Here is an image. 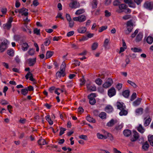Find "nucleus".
Here are the masks:
<instances>
[{"label":"nucleus","instance_id":"nucleus-45","mask_svg":"<svg viewBox=\"0 0 153 153\" xmlns=\"http://www.w3.org/2000/svg\"><path fill=\"white\" fill-rule=\"evenodd\" d=\"M121 111L119 113V114L120 116L126 115L127 113V111L125 109L120 110Z\"/></svg>","mask_w":153,"mask_h":153},{"label":"nucleus","instance_id":"nucleus-60","mask_svg":"<svg viewBox=\"0 0 153 153\" xmlns=\"http://www.w3.org/2000/svg\"><path fill=\"white\" fill-rule=\"evenodd\" d=\"M68 22L69 27L71 28L72 27H73L74 24V23L73 21L72 20H71L68 21Z\"/></svg>","mask_w":153,"mask_h":153},{"label":"nucleus","instance_id":"nucleus-26","mask_svg":"<svg viewBox=\"0 0 153 153\" xmlns=\"http://www.w3.org/2000/svg\"><path fill=\"white\" fill-rule=\"evenodd\" d=\"M38 143L40 145H43L47 144L45 140L42 138L39 139L38 141Z\"/></svg>","mask_w":153,"mask_h":153},{"label":"nucleus","instance_id":"nucleus-31","mask_svg":"<svg viewBox=\"0 0 153 153\" xmlns=\"http://www.w3.org/2000/svg\"><path fill=\"white\" fill-rule=\"evenodd\" d=\"M22 50L25 51L27 50L29 48V46L27 43H23L22 45Z\"/></svg>","mask_w":153,"mask_h":153},{"label":"nucleus","instance_id":"nucleus-35","mask_svg":"<svg viewBox=\"0 0 153 153\" xmlns=\"http://www.w3.org/2000/svg\"><path fill=\"white\" fill-rule=\"evenodd\" d=\"M11 27V24H10L7 22L3 25V27L4 29L8 30Z\"/></svg>","mask_w":153,"mask_h":153},{"label":"nucleus","instance_id":"nucleus-57","mask_svg":"<svg viewBox=\"0 0 153 153\" xmlns=\"http://www.w3.org/2000/svg\"><path fill=\"white\" fill-rule=\"evenodd\" d=\"M123 86V84L121 83H118L116 86V87L117 89L119 91L122 88Z\"/></svg>","mask_w":153,"mask_h":153},{"label":"nucleus","instance_id":"nucleus-13","mask_svg":"<svg viewBox=\"0 0 153 153\" xmlns=\"http://www.w3.org/2000/svg\"><path fill=\"white\" fill-rule=\"evenodd\" d=\"M25 79H28L29 78V79L32 81H33L35 79L33 78V74L30 72L29 71L25 76Z\"/></svg>","mask_w":153,"mask_h":153},{"label":"nucleus","instance_id":"nucleus-25","mask_svg":"<svg viewBox=\"0 0 153 153\" xmlns=\"http://www.w3.org/2000/svg\"><path fill=\"white\" fill-rule=\"evenodd\" d=\"M151 120V119L150 118V116H149L148 118L146 119L144 122V126L146 127L148 126L149 125Z\"/></svg>","mask_w":153,"mask_h":153},{"label":"nucleus","instance_id":"nucleus-39","mask_svg":"<svg viewBox=\"0 0 153 153\" xmlns=\"http://www.w3.org/2000/svg\"><path fill=\"white\" fill-rule=\"evenodd\" d=\"M85 12V10L84 9H80L76 11L75 13V14L76 15H79L82 14Z\"/></svg>","mask_w":153,"mask_h":153},{"label":"nucleus","instance_id":"nucleus-41","mask_svg":"<svg viewBox=\"0 0 153 153\" xmlns=\"http://www.w3.org/2000/svg\"><path fill=\"white\" fill-rule=\"evenodd\" d=\"M97 1L96 0H93L92 2V7L93 8H95L97 7Z\"/></svg>","mask_w":153,"mask_h":153},{"label":"nucleus","instance_id":"nucleus-46","mask_svg":"<svg viewBox=\"0 0 153 153\" xmlns=\"http://www.w3.org/2000/svg\"><path fill=\"white\" fill-rule=\"evenodd\" d=\"M98 46V43L97 42H94L92 45L91 49L93 50H96Z\"/></svg>","mask_w":153,"mask_h":153},{"label":"nucleus","instance_id":"nucleus-23","mask_svg":"<svg viewBox=\"0 0 153 153\" xmlns=\"http://www.w3.org/2000/svg\"><path fill=\"white\" fill-rule=\"evenodd\" d=\"M87 30V28L84 27H80L78 29V31L79 33H85Z\"/></svg>","mask_w":153,"mask_h":153},{"label":"nucleus","instance_id":"nucleus-34","mask_svg":"<svg viewBox=\"0 0 153 153\" xmlns=\"http://www.w3.org/2000/svg\"><path fill=\"white\" fill-rule=\"evenodd\" d=\"M46 120L48 122L49 124L51 125H52L53 122L51 120V118L50 117V115H48L45 117Z\"/></svg>","mask_w":153,"mask_h":153},{"label":"nucleus","instance_id":"nucleus-6","mask_svg":"<svg viewBox=\"0 0 153 153\" xmlns=\"http://www.w3.org/2000/svg\"><path fill=\"white\" fill-rule=\"evenodd\" d=\"M113 82V81L111 78H108L107 81L103 84L102 86L105 88H107L111 86Z\"/></svg>","mask_w":153,"mask_h":153},{"label":"nucleus","instance_id":"nucleus-42","mask_svg":"<svg viewBox=\"0 0 153 153\" xmlns=\"http://www.w3.org/2000/svg\"><path fill=\"white\" fill-rule=\"evenodd\" d=\"M65 67H66V64L65 62L64 61L63 62L61 65V67L60 68V70H61L62 71H65Z\"/></svg>","mask_w":153,"mask_h":153},{"label":"nucleus","instance_id":"nucleus-40","mask_svg":"<svg viewBox=\"0 0 153 153\" xmlns=\"http://www.w3.org/2000/svg\"><path fill=\"white\" fill-rule=\"evenodd\" d=\"M131 50L134 52H141L142 51L141 49L137 48H132Z\"/></svg>","mask_w":153,"mask_h":153},{"label":"nucleus","instance_id":"nucleus-62","mask_svg":"<svg viewBox=\"0 0 153 153\" xmlns=\"http://www.w3.org/2000/svg\"><path fill=\"white\" fill-rule=\"evenodd\" d=\"M79 137L81 139L86 140L87 139V137L86 135H81L79 136Z\"/></svg>","mask_w":153,"mask_h":153},{"label":"nucleus","instance_id":"nucleus-16","mask_svg":"<svg viewBox=\"0 0 153 153\" xmlns=\"http://www.w3.org/2000/svg\"><path fill=\"white\" fill-rule=\"evenodd\" d=\"M143 35L142 32H139L136 36L135 41L136 42H138L141 41L143 38Z\"/></svg>","mask_w":153,"mask_h":153},{"label":"nucleus","instance_id":"nucleus-22","mask_svg":"<svg viewBox=\"0 0 153 153\" xmlns=\"http://www.w3.org/2000/svg\"><path fill=\"white\" fill-rule=\"evenodd\" d=\"M123 133L125 136L128 137L131 134V131L129 129H126L123 131Z\"/></svg>","mask_w":153,"mask_h":153},{"label":"nucleus","instance_id":"nucleus-20","mask_svg":"<svg viewBox=\"0 0 153 153\" xmlns=\"http://www.w3.org/2000/svg\"><path fill=\"white\" fill-rule=\"evenodd\" d=\"M143 109L142 108H139L137 109L135 111L136 114L137 115H140L142 114L143 112Z\"/></svg>","mask_w":153,"mask_h":153},{"label":"nucleus","instance_id":"nucleus-17","mask_svg":"<svg viewBox=\"0 0 153 153\" xmlns=\"http://www.w3.org/2000/svg\"><path fill=\"white\" fill-rule=\"evenodd\" d=\"M105 111L108 113H110L113 111L112 107L109 105H107L105 108Z\"/></svg>","mask_w":153,"mask_h":153},{"label":"nucleus","instance_id":"nucleus-3","mask_svg":"<svg viewBox=\"0 0 153 153\" xmlns=\"http://www.w3.org/2000/svg\"><path fill=\"white\" fill-rule=\"evenodd\" d=\"M96 97L95 93H91L88 96V98L89 99V103L91 105H94L96 102L95 98Z\"/></svg>","mask_w":153,"mask_h":153},{"label":"nucleus","instance_id":"nucleus-5","mask_svg":"<svg viewBox=\"0 0 153 153\" xmlns=\"http://www.w3.org/2000/svg\"><path fill=\"white\" fill-rule=\"evenodd\" d=\"M69 7L72 9H76L80 7L79 2L76 1H72L69 4Z\"/></svg>","mask_w":153,"mask_h":153},{"label":"nucleus","instance_id":"nucleus-38","mask_svg":"<svg viewBox=\"0 0 153 153\" xmlns=\"http://www.w3.org/2000/svg\"><path fill=\"white\" fill-rule=\"evenodd\" d=\"M148 140L150 144L153 146V135H149L148 136Z\"/></svg>","mask_w":153,"mask_h":153},{"label":"nucleus","instance_id":"nucleus-1","mask_svg":"<svg viewBox=\"0 0 153 153\" xmlns=\"http://www.w3.org/2000/svg\"><path fill=\"white\" fill-rule=\"evenodd\" d=\"M9 42L6 39L4 40L0 44V52H3L8 48Z\"/></svg>","mask_w":153,"mask_h":153},{"label":"nucleus","instance_id":"nucleus-10","mask_svg":"<svg viewBox=\"0 0 153 153\" xmlns=\"http://www.w3.org/2000/svg\"><path fill=\"white\" fill-rule=\"evenodd\" d=\"M86 87L88 90L90 91H95L97 90L96 86L91 83L87 84Z\"/></svg>","mask_w":153,"mask_h":153},{"label":"nucleus","instance_id":"nucleus-54","mask_svg":"<svg viewBox=\"0 0 153 153\" xmlns=\"http://www.w3.org/2000/svg\"><path fill=\"white\" fill-rule=\"evenodd\" d=\"M131 17V16L130 15H126L124 16H123L122 18L124 20H128Z\"/></svg>","mask_w":153,"mask_h":153},{"label":"nucleus","instance_id":"nucleus-30","mask_svg":"<svg viewBox=\"0 0 153 153\" xmlns=\"http://www.w3.org/2000/svg\"><path fill=\"white\" fill-rule=\"evenodd\" d=\"M99 116L102 119H105L106 117V114L104 112H102L99 114Z\"/></svg>","mask_w":153,"mask_h":153},{"label":"nucleus","instance_id":"nucleus-43","mask_svg":"<svg viewBox=\"0 0 153 153\" xmlns=\"http://www.w3.org/2000/svg\"><path fill=\"white\" fill-rule=\"evenodd\" d=\"M86 119L88 121L90 122L95 123L96 122V120L94 119L89 116H87V117Z\"/></svg>","mask_w":153,"mask_h":153},{"label":"nucleus","instance_id":"nucleus-49","mask_svg":"<svg viewBox=\"0 0 153 153\" xmlns=\"http://www.w3.org/2000/svg\"><path fill=\"white\" fill-rule=\"evenodd\" d=\"M22 94L24 95H26L28 92V90L27 88L22 89L21 91Z\"/></svg>","mask_w":153,"mask_h":153},{"label":"nucleus","instance_id":"nucleus-4","mask_svg":"<svg viewBox=\"0 0 153 153\" xmlns=\"http://www.w3.org/2000/svg\"><path fill=\"white\" fill-rule=\"evenodd\" d=\"M86 16L84 15H82L77 17L73 18V20L74 21H78L82 22L85 21L86 20Z\"/></svg>","mask_w":153,"mask_h":153},{"label":"nucleus","instance_id":"nucleus-24","mask_svg":"<svg viewBox=\"0 0 153 153\" xmlns=\"http://www.w3.org/2000/svg\"><path fill=\"white\" fill-rule=\"evenodd\" d=\"M54 54V52L53 51H47L45 56L46 59H48L51 57Z\"/></svg>","mask_w":153,"mask_h":153},{"label":"nucleus","instance_id":"nucleus-7","mask_svg":"<svg viewBox=\"0 0 153 153\" xmlns=\"http://www.w3.org/2000/svg\"><path fill=\"white\" fill-rule=\"evenodd\" d=\"M139 137V136L138 133L136 131H134L133 136L131 137L130 140L132 142H135L138 139Z\"/></svg>","mask_w":153,"mask_h":153},{"label":"nucleus","instance_id":"nucleus-61","mask_svg":"<svg viewBox=\"0 0 153 153\" xmlns=\"http://www.w3.org/2000/svg\"><path fill=\"white\" fill-rule=\"evenodd\" d=\"M128 5V6L132 8H135V4L133 2V1H132Z\"/></svg>","mask_w":153,"mask_h":153},{"label":"nucleus","instance_id":"nucleus-29","mask_svg":"<svg viewBox=\"0 0 153 153\" xmlns=\"http://www.w3.org/2000/svg\"><path fill=\"white\" fill-rule=\"evenodd\" d=\"M130 94V91L129 90H126L122 92L123 95L125 98H128Z\"/></svg>","mask_w":153,"mask_h":153},{"label":"nucleus","instance_id":"nucleus-59","mask_svg":"<svg viewBox=\"0 0 153 153\" xmlns=\"http://www.w3.org/2000/svg\"><path fill=\"white\" fill-rule=\"evenodd\" d=\"M7 9L5 7H3L1 9V11L3 14H5L7 12Z\"/></svg>","mask_w":153,"mask_h":153},{"label":"nucleus","instance_id":"nucleus-63","mask_svg":"<svg viewBox=\"0 0 153 153\" xmlns=\"http://www.w3.org/2000/svg\"><path fill=\"white\" fill-rule=\"evenodd\" d=\"M105 16L106 17H108L111 16V13L109 12V11L107 10H105Z\"/></svg>","mask_w":153,"mask_h":153},{"label":"nucleus","instance_id":"nucleus-64","mask_svg":"<svg viewBox=\"0 0 153 153\" xmlns=\"http://www.w3.org/2000/svg\"><path fill=\"white\" fill-rule=\"evenodd\" d=\"M39 4L38 0H34L33 2V4L35 7L37 6Z\"/></svg>","mask_w":153,"mask_h":153},{"label":"nucleus","instance_id":"nucleus-58","mask_svg":"<svg viewBox=\"0 0 153 153\" xmlns=\"http://www.w3.org/2000/svg\"><path fill=\"white\" fill-rule=\"evenodd\" d=\"M120 2L118 0H115L113 2V5L114 6H119L120 4Z\"/></svg>","mask_w":153,"mask_h":153},{"label":"nucleus","instance_id":"nucleus-32","mask_svg":"<svg viewBox=\"0 0 153 153\" xmlns=\"http://www.w3.org/2000/svg\"><path fill=\"white\" fill-rule=\"evenodd\" d=\"M146 41L148 43L151 45L153 42V38L151 36H148L146 39Z\"/></svg>","mask_w":153,"mask_h":153},{"label":"nucleus","instance_id":"nucleus-52","mask_svg":"<svg viewBox=\"0 0 153 153\" xmlns=\"http://www.w3.org/2000/svg\"><path fill=\"white\" fill-rule=\"evenodd\" d=\"M66 129L63 127H61L60 128V132L59 135L61 136L64 133V131L66 130Z\"/></svg>","mask_w":153,"mask_h":153},{"label":"nucleus","instance_id":"nucleus-47","mask_svg":"<svg viewBox=\"0 0 153 153\" xmlns=\"http://www.w3.org/2000/svg\"><path fill=\"white\" fill-rule=\"evenodd\" d=\"M102 80L99 78H97L95 80V82L98 85H101L102 83Z\"/></svg>","mask_w":153,"mask_h":153},{"label":"nucleus","instance_id":"nucleus-48","mask_svg":"<svg viewBox=\"0 0 153 153\" xmlns=\"http://www.w3.org/2000/svg\"><path fill=\"white\" fill-rule=\"evenodd\" d=\"M110 39H105L104 43L103 46L104 47L106 48L108 45Z\"/></svg>","mask_w":153,"mask_h":153},{"label":"nucleus","instance_id":"nucleus-51","mask_svg":"<svg viewBox=\"0 0 153 153\" xmlns=\"http://www.w3.org/2000/svg\"><path fill=\"white\" fill-rule=\"evenodd\" d=\"M35 52V50L31 48L29 49L28 52V53L30 55L32 56L34 54Z\"/></svg>","mask_w":153,"mask_h":153},{"label":"nucleus","instance_id":"nucleus-33","mask_svg":"<svg viewBox=\"0 0 153 153\" xmlns=\"http://www.w3.org/2000/svg\"><path fill=\"white\" fill-rule=\"evenodd\" d=\"M123 125L122 124L116 125L115 126L114 130L117 131H119L122 129L123 128Z\"/></svg>","mask_w":153,"mask_h":153},{"label":"nucleus","instance_id":"nucleus-19","mask_svg":"<svg viewBox=\"0 0 153 153\" xmlns=\"http://www.w3.org/2000/svg\"><path fill=\"white\" fill-rule=\"evenodd\" d=\"M106 134L103 135L100 134L99 133H97V136L98 138L100 139H107V137L106 136Z\"/></svg>","mask_w":153,"mask_h":153},{"label":"nucleus","instance_id":"nucleus-50","mask_svg":"<svg viewBox=\"0 0 153 153\" xmlns=\"http://www.w3.org/2000/svg\"><path fill=\"white\" fill-rule=\"evenodd\" d=\"M7 54L11 56H14V51L13 50H8L7 51Z\"/></svg>","mask_w":153,"mask_h":153},{"label":"nucleus","instance_id":"nucleus-2","mask_svg":"<svg viewBox=\"0 0 153 153\" xmlns=\"http://www.w3.org/2000/svg\"><path fill=\"white\" fill-rule=\"evenodd\" d=\"M143 7L149 10H152L153 9V1H146L143 5Z\"/></svg>","mask_w":153,"mask_h":153},{"label":"nucleus","instance_id":"nucleus-27","mask_svg":"<svg viewBox=\"0 0 153 153\" xmlns=\"http://www.w3.org/2000/svg\"><path fill=\"white\" fill-rule=\"evenodd\" d=\"M142 99L141 98H138L133 102V105L135 106H137L140 103Z\"/></svg>","mask_w":153,"mask_h":153},{"label":"nucleus","instance_id":"nucleus-8","mask_svg":"<svg viewBox=\"0 0 153 153\" xmlns=\"http://www.w3.org/2000/svg\"><path fill=\"white\" fill-rule=\"evenodd\" d=\"M116 94V90L114 87H112L108 91V95L110 97L115 95Z\"/></svg>","mask_w":153,"mask_h":153},{"label":"nucleus","instance_id":"nucleus-53","mask_svg":"<svg viewBox=\"0 0 153 153\" xmlns=\"http://www.w3.org/2000/svg\"><path fill=\"white\" fill-rule=\"evenodd\" d=\"M107 28V26H103L100 27L99 28L98 31L100 32H101L104 30H106Z\"/></svg>","mask_w":153,"mask_h":153},{"label":"nucleus","instance_id":"nucleus-12","mask_svg":"<svg viewBox=\"0 0 153 153\" xmlns=\"http://www.w3.org/2000/svg\"><path fill=\"white\" fill-rule=\"evenodd\" d=\"M65 75V71H61V70L60 69V71L57 72L56 73V77L57 78H60L62 76L64 77Z\"/></svg>","mask_w":153,"mask_h":153},{"label":"nucleus","instance_id":"nucleus-56","mask_svg":"<svg viewBox=\"0 0 153 153\" xmlns=\"http://www.w3.org/2000/svg\"><path fill=\"white\" fill-rule=\"evenodd\" d=\"M137 94L135 92L133 93L131 95L130 100L131 101H132L134 100L136 97Z\"/></svg>","mask_w":153,"mask_h":153},{"label":"nucleus","instance_id":"nucleus-28","mask_svg":"<svg viewBox=\"0 0 153 153\" xmlns=\"http://www.w3.org/2000/svg\"><path fill=\"white\" fill-rule=\"evenodd\" d=\"M116 123V121L112 119L107 123V126L108 127H111L114 125Z\"/></svg>","mask_w":153,"mask_h":153},{"label":"nucleus","instance_id":"nucleus-21","mask_svg":"<svg viewBox=\"0 0 153 153\" xmlns=\"http://www.w3.org/2000/svg\"><path fill=\"white\" fill-rule=\"evenodd\" d=\"M137 129L140 133L143 134L145 131V129L143 127L141 124H139L137 127Z\"/></svg>","mask_w":153,"mask_h":153},{"label":"nucleus","instance_id":"nucleus-36","mask_svg":"<svg viewBox=\"0 0 153 153\" xmlns=\"http://www.w3.org/2000/svg\"><path fill=\"white\" fill-rule=\"evenodd\" d=\"M149 147V144L147 142H145L143 145L142 148L143 149L145 150H147Z\"/></svg>","mask_w":153,"mask_h":153},{"label":"nucleus","instance_id":"nucleus-18","mask_svg":"<svg viewBox=\"0 0 153 153\" xmlns=\"http://www.w3.org/2000/svg\"><path fill=\"white\" fill-rule=\"evenodd\" d=\"M103 133L104 134H106V136L107 137V138L108 137L109 139L111 141H112L114 140V137L113 135L110 133L106 131H104Z\"/></svg>","mask_w":153,"mask_h":153},{"label":"nucleus","instance_id":"nucleus-37","mask_svg":"<svg viewBox=\"0 0 153 153\" xmlns=\"http://www.w3.org/2000/svg\"><path fill=\"white\" fill-rule=\"evenodd\" d=\"M51 37L47 38L45 39V41L44 42V45L46 46H48L51 43L50 39Z\"/></svg>","mask_w":153,"mask_h":153},{"label":"nucleus","instance_id":"nucleus-44","mask_svg":"<svg viewBox=\"0 0 153 153\" xmlns=\"http://www.w3.org/2000/svg\"><path fill=\"white\" fill-rule=\"evenodd\" d=\"M127 82L134 88H136L137 87V85L135 83L131 80H128L127 81Z\"/></svg>","mask_w":153,"mask_h":153},{"label":"nucleus","instance_id":"nucleus-55","mask_svg":"<svg viewBox=\"0 0 153 153\" xmlns=\"http://www.w3.org/2000/svg\"><path fill=\"white\" fill-rule=\"evenodd\" d=\"M28 26H27L25 24L22 27V30L24 32H27V28H28Z\"/></svg>","mask_w":153,"mask_h":153},{"label":"nucleus","instance_id":"nucleus-15","mask_svg":"<svg viewBox=\"0 0 153 153\" xmlns=\"http://www.w3.org/2000/svg\"><path fill=\"white\" fill-rule=\"evenodd\" d=\"M36 61V58L33 59L30 58L27 59L28 64L30 66H33L35 63Z\"/></svg>","mask_w":153,"mask_h":153},{"label":"nucleus","instance_id":"nucleus-14","mask_svg":"<svg viewBox=\"0 0 153 153\" xmlns=\"http://www.w3.org/2000/svg\"><path fill=\"white\" fill-rule=\"evenodd\" d=\"M117 109L120 110L125 109V106L124 105V104L120 102H117Z\"/></svg>","mask_w":153,"mask_h":153},{"label":"nucleus","instance_id":"nucleus-9","mask_svg":"<svg viewBox=\"0 0 153 153\" xmlns=\"http://www.w3.org/2000/svg\"><path fill=\"white\" fill-rule=\"evenodd\" d=\"M127 7V6L126 4L120 3L119 6V10L117 11L119 13L122 12L124 10H126Z\"/></svg>","mask_w":153,"mask_h":153},{"label":"nucleus","instance_id":"nucleus-11","mask_svg":"<svg viewBox=\"0 0 153 153\" xmlns=\"http://www.w3.org/2000/svg\"><path fill=\"white\" fill-rule=\"evenodd\" d=\"M28 10L25 8H22V9H19V13L22 14V16L24 15L25 16H27L28 13L27 12Z\"/></svg>","mask_w":153,"mask_h":153}]
</instances>
